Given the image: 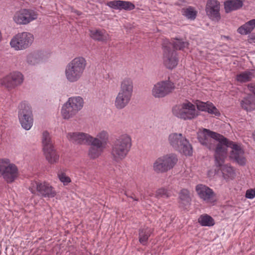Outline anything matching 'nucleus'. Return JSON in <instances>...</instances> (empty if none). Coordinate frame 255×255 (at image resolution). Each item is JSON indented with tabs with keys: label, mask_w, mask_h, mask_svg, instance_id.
Listing matches in <instances>:
<instances>
[{
	"label": "nucleus",
	"mask_w": 255,
	"mask_h": 255,
	"mask_svg": "<svg viewBox=\"0 0 255 255\" xmlns=\"http://www.w3.org/2000/svg\"><path fill=\"white\" fill-rule=\"evenodd\" d=\"M33 41L34 36L32 34L23 32L13 36L10 41V45L15 50H21L29 47Z\"/></svg>",
	"instance_id": "11"
},
{
	"label": "nucleus",
	"mask_w": 255,
	"mask_h": 255,
	"mask_svg": "<svg viewBox=\"0 0 255 255\" xmlns=\"http://www.w3.org/2000/svg\"><path fill=\"white\" fill-rule=\"evenodd\" d=\"M23 80V76L21 73L18 71H14L0 79V84L10 90L21 85Z\"/></svg>",
	"instance_id": "13"
},
{
	"label": "nucleus",
	"mask_w": 255,
	"mask_h": 255,
	"mask_svg": "<svg viewBox=\"0 0 255 255\" xmlns=\"http://www.w3.org/2000/svg\"><path fill=\"white\" fill-rule=\"evenodd\" d=\"M249 90L255 95V83H252L248 86Z\"/></svg>",
	"instance_id": "43"
},
{
	"label": "nucleus",
	"mask_w": 255,
	"mask_h": 255,
	"mask_svg": "<svg viewBox=\"0 0 255 255\" xmlns=\"http://www.w3.org/2000/svg\"><path fill=\"white\" fill-rule=\"evenodd\" d=\"M242 107L247 111L255 109V97L252 95L245 98L241 103Z\"/></svg>",
	"instance_id": "25"
},
{
	"label": "nucleus",
	"mask_w": 255,
	"mask_h": 255,
	"mask_svg": "<svg viewBox=\"0 0 255 255\" xmlns=\"http://www.w3.org/2000/svg\"><path fill=\"white\" fill-rule=\"evenodd\" d=\"M216 173V170H214V171H212V170H209L208 171V175L211 177L212 176H213L214 175H215V174Z\"/></svg>",
	"instance_id": "44"
},
{
	"label": "nucleus",
	"mask_w": 255,
	"mask_h": 255,
	"mask_svg": "<svg viewBox=\"0 0 255 255\" xmlns=\"http://www.w3.org/2000/svg\"><path fill=\"white\" fill-rule=\"evenodd\" d=\"M131 98L118 93L114 102L115 107L118 110H122L126 107L129 103Z\"/></svg>",
	"instance_id": "22"
},
{
	"label": "nucleus",
	"mask_w": 255,
	"mask_h": 255,
	"mask_svg": "<svg viewBox=\"0 0 255 255\" xmlns=\"http://www.w3.org/2000/svg\"><path fill=\"white\" fill-rule=\"evenodd\" d=\"M16 165L8 158L0 159V175L7 183L13 182L18 176Z\"/></svg>",
	"instance_id": "7"
},
{
	"label": "nucleus",
	"mask_w": 255,
	"mask_h": 255,
	"mask_svg": "<svg viewBox=\"0 0 255 255\" xmlns=\"http://www.w3.org/2000/svg\"><path fill=\"white\" fill-rule=\"evenodd\" d=\"M196 105L198 110L199 111L207 112L216 116L219 115L220 114L217 108L211 103L197 101Z\"/></svg>",
	"instance_id": "21"
},
{
	"label": "nucleus",
	"mask_w": 255,
	"mask_h": 255,
	"mask_svg": "<svg viewBox=\"0 0 255 255\" xmlns=\"http://www.w3.org/2000/svg\"><path fill=\"white\" fill-rule=\"evenodd\" d=\"M97 143L93 141H89L88 143L91 145L88 151V155L91 158L96 159L101 155L104 149L106 147L101 145V143H99L97 140H95Z\"/></svg>",
	"instance_id": "19"
},
{
	"label": "nucleus",
	"mask_w": 255,
	"mask_h": 255,
	"mask_svg": "<svg viewBox=\"0 0 255 255\" xmlns=\"http://www.w3.org/2000/svg\"><path fill=\"white\" fill-rule=\"evenodd\" d=\"M152 233V230L148 227L141 228L139 231V241L143 245L146 244L148 238Z\"/></svg>",
	"instance_id": "31"
},
{
	"label": "nucleus",
	"mask_w": 255,
	"mask_h": 255,
	"mask_svg": "<svg viewBox=\"0 0 255 255\" xmlns=\"http://www.w3.org/2000/svg\"><path fill=\"white\" fill-rule=\"evenodd\" d=\"M179 199L183 205L188 204L191 200L189 191L186 189H182L179 194Z\"/></svg>",
	"instance_id": "37"
},
{
	"label": "nucleus",
	"mask_w": 255,
	"mask_h": 255,
	"mask_svg": "<svg viewBox=\"0 0 255 255\" xmlns=\"http://www.w3.org/2000/svg\"><path fill=\"white\" fill-rule=\"evenodd\" d=\"M42 143L43 150L54 147L51 136L47 131H44L42 133Z\"/></svg>",
	"instance_id": "34"
},
{
	"label": "nucleus",
	"mask_w": 255,
	"mask_h": 255,
	"mask_svg": "<svg viewBox=\"0 0 255 255\" xmlns=\"http://www.w3.org/2000/svg\"><path fill=\"white\" fill-rule=\"evenodd\" d=\"M170 196L168 191L164 188H161L158 189L155 193V196L157 198L160 197H168Z\"/></svg>",
	"instance_id": "40"
},
{
	"label": "nucleus",
	"mask_w": 255,
	"mask_h": 255,
	"mask_svg": "<svg viewBox=\"0 0 255 255\" xmlns=\"http://www.w3.org/2000/svg\"><path fill=\"white\" fill-rule=\"evenodd\" d=\"M107 5L111 8L121 10V0H114L107 2Z\"/></svg>",
	"instance_id": "41"
},
{
	"label": "nucleus",
	"mask_w": 255,
	"mask_h": 255,
	"mask_svg": "<svg viewBox=\"0 0 255 255\" xmlns=\"http://www.w3.org/2000/svg\"><path fill=\"white\" fill-rule=\"evenodd\" d=\"M243 5L241 0H228L224 2V7L226 12L236 10L240 8Z\"/></svg>",
	"instance_id": "23"
},
{
	"label": "nucleus",
	"mask_w": 255,
	"mask_h": 255,
	"mask_svg": "<svg viewBox=\"0 0 255 255\" xmlns=\"http://www.w3.org/2000/svg\"><path fill=\"white\" fill-rule=\"evenodd\" d=\"M135 8V5L130 1L121 0V10H131Z\"/></svg>",
	"instance_id": "39"
},
{
	"label": "nucleus",
	"mask_w": 255,
	"mask_h": 255,
	"mask_svg": "<svg viewBox=\"0 0 255 255\" xmlns=\"http://www.w3.org/2000/svg\"><path fill=\"white\" fill-rule=\"evenodd\" d=\"M133 91L132 80L128 77L124 78L120 83L119 94L127 96L131 98Z\"/></svg>",
	"instance_id": "18"
},
{
	"label": "nucleus",
	"mask_w": 255,
	"mask_h": 255,
	"mask_svg": "<svg viewBox=\"0 0 255 255\" xmlns=\"http://www.w3.org/2000/svg\"><path fill=\"white\" fill-rule=\"evenodd\" d=\"M188 43L178 39H174L172 42L165 40L163 43V63L168 69H172L175 68L178 62L177 54L174 48L176 50H183L187 47Z\"/></svg>",
	"instance_id": "2"
},
{
	"label": "nucleus",
	"mask_w": 255,
	"mask_h": 255,
	"mask_svg": "<svg viewBox=\"0 0 255 255\" xmlns=\"http://www.w3.org/2000/svg\"><path fill=\"white\" fill-rule=\"evenodd\" d=\"M46 160L51 164L56 163L59 159V155L54 147L43 150Z\"/></svg>",
	"instance_id": "30"
},
{
	"label": "nucleus",
	"mask_w": 255,
	"mask_h": 255,
	"mask_svg": "<svg viewBox=\"0 0 255 255\" xmlns=\"http://www.w3.org/2000/svg\"><path fill=\"white\" fill-rule=\"evenodd\" d=\"M196 191L199 197L206 203L213 204L216 202L215 193L208 186L203 184L197 185Z\"/></svg>",
	"instance_id": "15"
},
{
	"label": "nucleus",
	"mask_w": 255,
	"mask_h": 255,
	"mask_svg": "<svg viewBox=\"0 0 255 255\" xmlns=\"http://www.w3.org/2000/svg\"><path fill=\"white\" fill-rule=\"evenodd\" d=\"M131 138L129 135L124 133L114 141L111 150V157L113 161L120 162L128 155L131 146Z\"/></svg>",
	"instance_id": "3"
},
{
	"label": "nucleus",
	"mask_w": 255,
	"mask_h": 255,
	"mask_svg": "<svg viewBox=\"0 0 255 255\" xmlns=\"http://www.w3.org/2000/svg\"><path fill=\"white\" fill-rule=\"evenodd\" d=\"M172 112L176 117L185 120H192L199 115L195 106L189 102L175 106L172 109Z\"/></svg>",
	"instance_id": "8"
},
{
	"label": "nucleus",
	"mask_w": 255,
	"mask_h": 255,
	"mask_svg": "<svg viewBox=\"0 0 255 255\" xmlns=\"http://www.w3.org/2000/svg\"><path fill=\"white\" fill-rule=\"evenodd\" d=\"M254 77V71L253 70H248L237 74L236 79L238 82L243 83L251 81Z\"/></svg>",
	"instance_id": "28"
},
{
	"label": "nucleus",
	"mask_w": 255,
	"mask_h": 255,
	"mask_svg": "<svg viewBox=\"0 0 255 255\" xmlns=\"http://www.w3.org/2000/svg\"><path fill=\"white\" fill-rule=\"evenodd\" d=\"M174 89V84L169 79L160 80L152 85L151 95L155 99H162L171 93Z\"/></svg>",
	"instance_id": "9"
},
{
	"label": "nucleus",
	"mask_w": 255,
	"mask_h": 255,
	"mask_svg": "<svg viewBox=\"0 0 255 255\" xmlns=\"http://www.w3.org/2000/svg\"><path fill=\"white\" fill-rule=\"evenodd\" d=\"M18 117L19 123L24 129L28 130L33 126L31 108L27 102H21L18 106Z\"/></svg>",
	"instance_id": "10"
},
{
	"label": "nucleus",
	"mask_w": 255,
	"mask_h": 255,
	"mask_svg": "<svg viewBox=\"0 0 255 255\" xmlns=\"http://www.w3.org/2000/svg\"><path fill=\"white\" fill-rule=\"evenodd\" d=\"M29 190L32 194H36L37 192L39 195L45 198H53L56 194L53 188L46 182L32 181L29 187Z\"/></svg>",
	"instance_id": "12"
},
{
	"label": "nucleus",
	"mask_w": 255,
	"mask_h": 255,
	"mask_svg": "<svg viewBox=\"0 0 255 255\" xmlns=\"http://www.w3.org/2000/svg\"><path fill=\"white\" fill-rule=\"evenodd\" d=\"M87 66L85 58L78 56L74 58L66 66L64 74L67 81L71 83L80 81L84 76Z\"/></svg>",
	"instance_id": "4"
},
{
	"label": "nucleus",
	"mask_w": 255,
	"mask_h": 255,
	"mask_svg": "<svg viewBox=\"0 0 255 255\" xmlns=\"http://www.w3.org/2000/svg\"><path fill=\"white\" fill-rule=\"evenodd\" d=\"M216 165L219 167L222 173L224 178L226 179H232L235 175V173L232 167L228 165L224 164L219 165L215 160Z\"/></svg>",
	"instance_id": "26"
},
{
	"label": "nucleus",
	"mask_w": 255,
	"mask_h": 255,
	"mask_svg": "<svg viewBox=\"0 0 255 255\" xmlns=\"http://www.w3.org/2000/svg\"><path fill=\"white\" fill-rule=\"evenodd\" d=\"M77 14L78 15H80V13L79 12H77Z\"/></svg>",
	"instance_id": "46"
},
{
	"label": "nucleus",
	"mask_w": 255,
	"mask_h": 255,
	"mask_svg": "<svg viewBox=\"0 0 255 255\" xmlns=\"http://www.w3.org/2000/svg\"><path fill=\"white\" fill-rule=\"evenodd\" d=\"M66 138L75 144H88L90 141L91 135L83 132H69L66 134Z\"/></svg>",
	"instance_id": "16"
},
{
	"label": "nucleus",
	"mask_w": 255,
	"mask_h": 255,
	"mask_svg": "<svg viewBox=\"0 0 255 255\" xmlns=\"http://www.w3.org/2000/svg\"><path fill=\"white\" fill-rule=\"evenodd\" d=\"M91 37L98 41H107L109 39V34L104 30L94 29L90 31Z\"/></svg>",
	"instance_id": "24"
},
{
	"label": "nucleus",
	"mask_w": 255,
	"mask_h": 255,
	"mask_svg": "<svg viewBox=\"0 0 255 255\" xmlns=\"http://www.w3.org/2000/svg\"><path fill=\"white\" fill-rule=\"evenodd\" d=\"M169 144L172 148L185 155L192 154V147L186 138L180 133H170L168 138Z\"/></svg>",
	"instance_id": "5"
},
{
	"label": "nucleus",
	"mask_w": 255,
	"mask_h": 255,
	"mask_svg": "<svg viewBox=\"0 0 255 255\" xmlns=\"http://www.w3.org/2000/svg\"><path fill=\"white\" fill-rule=\"evenodd\" d=\"M77 113L65 103L61 109V115L64 120H68L74 118Z\"/></svg>",
	"instance_id": "29"
},
{
	"label": "nucleus",
	"mask_w": 255,
	"mask_h": 255,
	"mask_svg": "<svg viewBox=\"0 0 255 255\" xmlns=\"http://www.w3.org/2000/svg\"><path fill=\"white\" fill-rule=\"evenodd\" d=\"M58 177L60 181L63 183L64 185H68L71 182V179L66 175V173L63 171H59L57 174Z\"/></svg>",
	"instance_id": "38"
},
{
	"label": "nucleus",
	"mask_w": 255,
	"mask_h": 255,
	"mask_svg": "<svg viewBox=\"0 0 255 255\" xmlns=\"http://www.w3.org/2000/svg\"><path fill=\"white\" fill-rule=\"evenodd\" d=\"M108 132L106 130H103L99 131L96 137H93L91 135L90 141L97 143L95 140H97L99 143H101V145L106 147L108 141Z\"/></svg>",
	"instance_id": "27"
},
{
	"label": "nucleus",
	"mask_w": 255,
	"mask_h": 255,
	"mask_svg": "<svg viewBox=\"0 0 255 255\" xmlns=\"http://www.w3.org/2000/svg\"><path fill=\"white\" fill-rule=\"evenodd\" d=\"M181 12L183 16L190 20H194L198 13L196 9L192 6H188L182 8Z\"/></svg>",
	"instance_id": "33"
},
{
	"label": "nucleus",
	"mask_w": 255,
	"mask_h": 255,
	"mask_svg": "<svg viewBox=\"0 0 255 255\" xmlns=\"http://www.w3.org/2000/svg\"><path fill=\"white\" fill-rule=\"evenodd\" d=\"M65 103L77 113L82 109L84 105V99L80 96L70 97Z\"/></svg>",
	"instance_id": "20"
},
{
	"label": "nucleus",
	"mask_w": 255,
	"mask_h": 255,
	"mask_svg": "<svg viewBox=\"0 0 255 255\" xmlns=\"http://www.w3.org/2000/svg\"><path fill=\"white\" fill-rule=\"evenodd\" d=\"M26 61L29 65H35L39 64L41 62V59L38 53L32 52L27 55Z\"/></svg>",
	"instance_id": "36"
},
{
	"label": "nucleus",
	"mask_w": 255,
	"mask_h": 255,
	"mask_svg": "<svg viewBox=\"0 0 255 255\" xmlns=\"http://www.w3.org/2000/svg\"><path fill=\"white\" fill-rule=\"evenodd\" d=\"M178 161L173 153L163 155L157 158L153 164V170L157 173H163L172 169Z\"/></svg>",
	"instance_id": "6"
},
{
	"label": "nucleus",
	"mask_w": 255,
	"mask_h": 255,
	"mask_svg": "<svg viewBox=\"0 0 255 255\" xmlns=\"http://www.w3.org/2000/svg\"><path fill=\"white\" fill-rule=\"evenodd\" d=\"M220 3L217 0H208L206 4L207 14L213 20H219L220 15Z\"/></svg>",
	"instance_id": "17"
},
{
	"label": "nucleus",
	"mask_w": 255,
	"mask_h": 255,
	"mask_svg": "<svg viewBox=\"0 0 255 255\" xmlns=\"http://www.w3.org/2000/svg\"><path fill=\"white\" fill-rule=\"evenodd\" d=\"M255 27V19H252L238 29V32L241 34L250 33Z\"/></svg>",
	"instance_id": "32"
},
{
	"label": "nucleus",
	"mask_w": 255,
	"mask_h": 255,
	"mask_svg": "<svg viewBox=\"0 0 255 255\" xmlns=\"http://www.w3.org/2000/svg\"><path fill=\"white\" fill-rule=\"evenodd\" d=\"M246 197L250 199L254 198L255 197V188L247 190L246 193Z\"/></svg>",
	"instance_id": "42"
},
{
	"label": "nucleus",
	"mask_w": 255,
	"mask_h": 255,
	"mask_svg": "<svg viewBox=\"0 0 255 255\" xmlns=\"http://www.w3.org/2000/svg\"><path fill=\"white\" fill-rule=\"evenodd\" d=\"M198 222L202 226H212L215 224L214 219L207 214H203L198 218Z\"/></svg>",
	"instance_id": "35"
},
{
	"label": "nucleus",
	"mask_w": 255,
	"mask_h": 255,
	"mask_svg": "<svg viewBox=\"0 0 255 255\" xmlns=\"http://www.w3.org/2000/svg\"><path fill=\"white\" fill-rule=\"evenodd\" d=\"M38 14L36 11L24 8L17 10L14 13L13 20L17 24L26 25L35 20Z\"/></svg>",
	"instance_id": "14"
},
{
	"label": "nucleus",
	"mask_w": 255,
	"mask_h": 255,
	"mask_svg": "<svg viewBox=\"0 0 255 255\" xmlns=\"http://www.w3.org/2000/svg\"><path fill=\"white\" fill-rule=\"evenodd\" d=\"M198 139L201 144L215 151V158L219 165L224 163L227 156L228 147L231 149L230 158L241 165L245 164L246 159L241 144L229 141L223 135L206 128L198 131Z\"/></svg>",
	"instance_id": "1"
},
{
	"label": "nucleus",
	"mask_w": 255,
	"mask_h": 255,
	"mask_svg": "<svg viewBox=\"0 0 255 255\" xmlns=\"http://www.w3.org/2000/svg\"><path fill=\"white\" fill-rule=\"evenodd\" d=\"M253 137L254 139L255 140V130L254 131V132L253 133Z\"/></svg>",
	"instance_id": "45"
}]
</instances>
